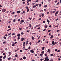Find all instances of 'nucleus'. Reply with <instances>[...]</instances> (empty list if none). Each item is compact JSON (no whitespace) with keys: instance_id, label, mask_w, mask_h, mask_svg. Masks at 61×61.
<instances>
[{"instance_id":"obj_15","label":"nucleus","mask_w":61,"mask_h":61,"mask_svg":"<svg viewBox=\"0 0 61 61\" xmlns=\"http://www.w3.org/2000/svg\"><path fill=\"white\" fill-rule=\"evenodd\" d=\"M31 26H32V25H31V24H29V27H31Z\"/></svg>"},{"instance_id":"obj_32","label":"nucleus","mask_w":61,"mask_h":61,"mask_svg":"<svg viewBox=\"0 0 61 61\" xmlns=\"http://www.w3.org/2000/svg\"><path fill=\"white\" fill-rule=\"evenodd\" d=\"M51 30H48V32H51Z\"/></svg>"},{"instance_id":"obj_54","label":"nucleus","mask_w":61,"mask_h":61,"mask_svg":"<svg viewBox=\"0 0 61 61\" xmlns=\"http://www.w3.org/2000/svg\"><path fill=\"white\" fill-rule=\"evenodd\" d=\"M40 25L39 24L37 25V26H39Z\"/></svg>"},{"instance_id":"obj_13","label":"nucleus","mask_w":61,"mask_h":61,"mask_svg":"<svg viewBox=\"0 0 61 61\" xmlns=\"http://www.w3.org/2000/svg\"><path fill=\"white\" fill-rule=\"evenodd\" d=\"M45 47H43L42 48V50H44V49H45Z\"/></svg>"},{"instance_id":"obj_61","label":"nucleus","mask_w":61,"mask_h":61,"mask_svg":"<svg viewBox=\"0 0 61 61\" xmlns=\"http://www.w3.org/2000/svg\"><path fill=\"white\" fill-rule=\"evenodd\" d=\"M51 25H50L49 26V27H51Z\"/></svg>"},{"instance_id":"obj_3","label":"nucleus","mask_w":61,"mask_h":61,"mask_svg":"<svg viewBox=\"0 0 61 61\" xmlns=\"http://www.w3.org/2000/svg\"><path fill=\"white\" fill-rule=\"evenodd\" d=\"M25 39L24 38H21V41H23V40H25Z\"/></svg>"},{"instance_id":"obj_52","label":"nucleus","mask_w":61,"mask_h":61,"mask_svg":"<svg viewBox=\"0 0 61 61\" xmlns=\"http://www.w3.org/2000/svg\"><path fill=\"white\" fill-rule=\"evenodd\" d=\"M43 23H46V21H43Z\"/></svg>"},{"instance_id":"obj_45","label":"nucleus","mask_w":61,"mask_h":61,"mask_svg":"<svg viewBox=\"0 0 61 61\" xmlns=\"http://www.w3.org/2000/svg\"><path fill=\"white\" fill-rule=\"evenodd\" d=\"M23 13H24V14H25V11H23Z\"/></svg>"},{"instance_id":"obj_36","label":"nucleus","mask_w":61,"mask_h":61,"mask_svg":"<svg viewBox=\"0 0 61 61\" xmlns=\"http://www.w3.org/2000/svg\"><path fill=\"white\" fill-rule=\"evenodd\" d=\"M46 29H44L43 30V31H46Z\"/></svg>"},{"instance_id":"obj_20","label":"nucleus","mask_w":61,"mask_h":61,"mask_svg":"<svg viewBox=\"0 0 61 61\" xmlns=\"http://www.w3.org/2000/svg\"><path fill=\"white\" fill-rule=\"evenodd\" d=\"M31 30H32L33 29V26H32L31 27Z\"/></svg>"},{"instance_id":"obj_55","label":"nucleus","mask_w":61,"mask_h":61,"mask_svg":"<svg viewBox=\"0 0 61 61\" xmlns=\"http://www.w3.org/2000/svg\"><path fill=\"white\" fill-rule=\"evenodd\" d=\"M3 55H5V53H4L3 54Z\"/></svg>"},{"instance_id":"obj_4","label":"nucleus","mask_w":61,"mask_h":61,"mask_svg":"<svg viewBox=\"0 0 61 61\" xmlns=\"http://www.w3.org/2000/svg\"><path fill=\"white\" fill-rule=\"evenodd\" d=\"M25 21V20H21V21H20V23H23Z\"/></svg>"},{"instance_id":"obj_26","label":"nucleus","mask_w":61,"mask_h":61,"mask_svg":"<svg viewBox=\"0 0 61 61\" xmlns=\"http://www.w3.org/2000/svg\"><path fill=\"white\" fill-rule=\"evenodd\" d=\"M49 61H54V60L53 59H51Z\"/></svg>"},{"instance_id":"obj_6","label":"nucleus","mask_w":61,"mask_h":61,"mask_svg":"<svg viewBox=\"0 0 61 61\" xmlns=\"http://www.w3.org/2000/svg\"><path fill=\"white\" fill-rule=\"evenodd\" d=\"M30 51L31 53H34V52H35V51L33 50H31Z\"/></svg>"},{"instance_id":"obj_2","label":"nucleus","mask_w":61,"mask_h":61,"mask_svg":"<svg viewBox=\"0 0 61 61\" xmlns=\"http://www.w3.org/2000/svg\"><path fill=\"white\" fill-rule=\"evenodd\" d=\"M59 12V11H57L56 13L55 14V16H57V14H58V13Z\"/></svg>"},{"instance_id":"obj_63","label":"nucleus","mask_w":61,"mask_h":61,"mask_svg":"<svg viewBox=\"0 0 61 61\" xmlns=\"http://www.w3.org/2000/svg\"><path fill=\"white\" fill-rule=\"evenodd\" d=\"M11 59V58H8V60H10Z\"/></svg>"},{"instance_id":"obj_62","label":"nucleus","mask_w":61,"mask_h":61,"mask_svg":"<svg viewBox=\"0 0 61 61\" xmlns=\"http://www.w3.org/2000/svg\"><path fill=\"white\" fill-rule=\"evenodd\" d=\"M20 60H23V59H22V58H21L20 59Z\"/></svg>"},{"instance_id":"obj_22","label":"nucleus","mask_w":61,"mask_h":61,"mask_svg":"<svg viewBox=\"0 0 61 61\" xmlns=\"http://www.w3.org/2000/svg\"><path fill=\"white\" fill-rule=\"evenodd\" d=\"M45 27L46 28H47V25H45Z\"/></svg>"},{"instance_id":"obj_18","label":"nucleus","mask_w":61,"mask_h":61,"mask_svg":"<svg viewBox=\"0 0 61 61\" xmlns=\"http://www.w3.org/2000/svg\"><path fill=\"white\" fill-rule=\"evenodd\" d=\"M29 9H27V12H29Z\"/></svg>"},{"instance_id":"obj_37","label":"nucleus","mask_w":61,"mask_h":61,"mask_svg":"<svg viewBox=\"0 0 61 61\" xmlns=\"http://www.w3.org/2000/svg\"><path fill=\"white\" fill-rule=\"evenodd\" d=\"M22 4H25V2H22Z\"/></svg>"},{"instance_id":"obj_19","label":"nucleus","mask_w":61,"mask_h":61,"mask_svg":"<svg viewBox=\"0 0 61 61\" xmlns=\"http://www.w3.org/2000/svg\"><path fill=\"white\" fill-rule=\"evenodd\" d=\"M17 56H18V55H17V54H16L15 55V57H17Z\"/></svg>"},{"instance_id":"obj_12","label":"nucleus","mask_w":61,"mask_h":61,"mask_svg":"<svg viewBox=\"0 0 61 61\" xmlns=\"http://www.w3.org/2000/svg\"><path fill=\"white\" fill-rule=\"evenodd\" d=\"M23 59H26V57L25 56H24L23 58Z\"/></svg>"},{"instance_id":"obj_46","label":"nucleus","mask_w":61,"mask_h":61,"mask_svg":"<svg viewBox=\"0 0 61 61\" xmlns=\"http://www.w3.org/2000/svg\"><path fill=\"white\" fill-rule=\"evenodd\" d=\"M28 2H29V0H28L27 1V3H28Z\"/></svg>"},{"instance_id":"obj_1","label":"nucleus","mask_w":61,"mask_h":61,"mask_svg":"<svg viewBox=\"0 0 61 61\" xmlns=\"http://www.w3.org/2000/svg\"><path fill=\"white\" fill-rule=\"evenodd\" d=\"M5 11H6V9H2V12L3 13H4V12H5Z\"/></svg>"},{"instance_id":"obj_33","label":"nucleus","mask_w":61,"mask_h":61,"mask_svg":"<svg viewBox=\"0 0 61 61\" xmlns=\"http://www.w3.org/2000/svg\"><path fill=\"white\" fill-rule=\"evenodd\" d=\"M57 42H55V43L54 42V45H56V44H57Z\"/></svg>"},{"instance_id":"obj_44","label":"nucleus","mask_w":61,"mask_h":61,"mask_svg":"<svg viewBox=\"0 0 61 61\" xmlns=\"http://www.w3.org/2000/svg\"><path fill=\"white\" fill-rule=\"evenodd\" d=\"M3 59H2L0 58V61H2Z\"/></svg>"},{"instance_id":"obj_49","label":"nucleus","mask_w":61,"mask_h":61,"mask_svg":"<svg viewBox=\"0 0 61 61\" xmlns=\"http://www.w3.org/2000/svg\"><path fill=\"white\" fill-rule=\"evenodd\" d=\"M23 46H25V44H23Z\"/></svg>"},{"instance_id":"obj_34","label":"nucleus","mask_w":61,"mask_h":61,"mask_svg":"<svg viewBox=\"0 0 61 61\" xmlns=\"http://www.w3.org/2000/svg\"><path fill=\"white\" fill-rule=\"evenodd\" d=\"M8 28H10V25H9L8 26Z\"/></svg>"},{"instance_id":"obj_31","label":"nucleus","mask_w":61,"mask_h":61,"mask_svg":"<svg viewBox=\"0 0 61 61\" xmlns=\"http://www.w3.org/2000/svg\"><path fill=\"white\" fill-rule=\"evenodd\" d=\"M15 13V12H13L11 14L12 15H13V14H14Z\"/></svg>"},{"instance_id":"obj_38","label":"nucleus","mask_w":61,"mask_h":61,"mask_svg":"<svg viewBox=\"0 0 61 61\" xmlns=\"http://www.w3.org/2000/svg\"><path fill=\"white\" fill-rule=\"evenodd\" d=\"M44 51H42V52H41V54H43V53H44Z\"/></svg>"},{"instance_id":"obj_30","label":"nucleus","mask_w":61,"mask_h":61,"mask_svg":"<svg viewBox=\"0 0 61 61\" xmlns=\"http://www.w3.org/2000/svg\"><path fill=\"white\" fill-rule=\"evenodd\" d=\"M46 7H47V5H46L44 7L46 8Z\"/></svg>"},{"instance_id":"obj_14","label":"nucleus","mask_w":61,"mask_h":61,"mask_svg":"<svg viewBox=\"0 0 61 61\" xmlns=\"http://www.w3.org/2000/svg\"><path fill=\"white\" fill-rule=\"evenodd\" d=\"M31 38L32 39V40H33L34 37L33 36H32L31 37Z\"/></svg>"},{"instance_id":"obj_16","label":"nucleus","mask_w":61,"mask_h":61,"mask_svg":"<svg viewBox=\"0 0 61 61\" xmlns=\"http://www.w3.org/2000/svg\"><path fill=\"white\" fill-rule=\"evenodd\" d=\"M47 21L48 23H50V21H49V20H48V19H47Z\"/></svg>"},{"instance_id":"obj_28","label":"nucleus","mask_w":61,"mask_h":61,"mask_svg":"<svg viewBox=\"0 0 61 61\" xmlns=\"http://www.w3.org/2000/svg\"><path fill=\"white\" fill-rule=\"evenodd\" d=\"M16 20L14 19L13 20V22H15V21Z\"/></svg>"},{"instance_id":"obj_21","label":"nucleus","mask_w":61,"mask_h":61,"mask_svg":"<svg viewBox=\"0 0 61 61\" xmlns=\"http://www.w3.org/2000/svg\"><path fill=\"white\" fill-rule=\"evenodd\" d=\"M36 7V5H35L33 6V8H34L35 7Z\"/></svg>"},{"instance_id":"obj_10","label":"nucleus","mask_w":61,"mask_h":61,"mask_svg":"<svg viewBox=\"0 0 61 61\" xmlns=\"http://www.w3.org/2000/svg\"><path fill=\"white\" fill-rule=\"evenodd\" d=\"M20 36L21 35L20 34H18L17 35V36L18 37H20Z\"/></svg>"},{"instance_id":"obj_50","label":"nucleus","mask_w":61,"mask_h":61,"mask_svg":"<svg viewBox=\"0 0 61 61\" xmlns=\"http://www.w3.org/2000/svg\"><path fill=\"white\" fill-rule=\"evenodd\" d=\"M28 44V42H27L26 43V45H27V44Z\"/></svg>"},{"instance_id":"obj_17","label":"nucleus","mask_w":61,"mask_h":61,"mask_svg":"<svg viewBox=\"0 0 61 61\" xmlns=\"http://www.w3.org/2000/svg\"><path fill=\"white\" fill-rule=\"evenodd\" d=\"M53 37V35H51L50 37L51 38H52Z\"/></svg>"},{"instance_id":"obj_59","label":"nucleus","mask_w":61,"mask_h":61,"mask_svg":"<svg viewBox=\"0 0 61 61\" xmlns=\"http://www.w3.org/2000/svg\"><path fill=\"white\" fill-rule=\"evenodd\" d=\"M57 2V0H55V3H56V2Z\"/></svg>"},{"instance_id":"obj_41","label":"nucleus","mask_w":61,"mask_h":61,"mask_svg":"<svg viewBox=\"0 0 61 61\" xmlns=\"http://www.w3.org/2000/svg\"><path fill=\"white\" fill-rule=\"evenodd\" d=\"M41 4H40L39 5V6H40V7H41Z\"/></svg>"},{"instance_id":"obj_56","label":"nucleus","mask_w":61,"mask_h":61,"mask_svg":"<svg viewBox=\"0 0 61 61\" xmlns=\"http://www.w3.org/2000/svg\"><path fill=\"white\" fill-rule=\"evenodd\" d=\"M28 7H26V9H27V10L28 9Z\"/></svg>"},{"instance_id":"obj_8","label":"nucleus","mask_w":61,"mask_h":61,"mask_svg":"<svg viewBox=\"0 0 61 61\" xmlns=\"http://www.w3.org/2000/svg\"><path fill=\"white\" fill-rule=\"evenodd\" d=\"M20 12H21L20 11H17V13H18V14H20Z\"/></svg>"},{"instance_id":"obj_11","label":"nucleus","mask_w":61,"mask_h":61,"mask_svg":"<svg viewBox=\"0 0 61 61\" xmlns=\"http://www.w3.org/2000/svg\"><path fill=\"white\" fill-rule=\"evenodd\" d=\"M6 55H5V56H4V57H3V59H5L6 57Z\"/></svg>"},{"instance_id":"obj_35","label":"nucleus","mask_w":61,"mask_h":61,"mask_svg":"<svg viewBox=\"0 0 61 61\" xmlns=\"http://www.w3.org/2000/svg\"><path fill=\"white\" fill-rule=\"evenodd\" d=\"M15 35V33H12V35H13V36H14V35Z\"/></svg>"},{"instance_id":"obj_39","label":"nucleus","mask_w":61,"mask_h":61,"mask_svg":"<svg viewBox=\"0 0 61 61\" xmlns=\"http://www.w3.org/2000/svg\"><path fill=\"white\" fill-rule=\"evenodd\" d=\"M58 60H59V61L61 60V59L60 58H58Z\"/></svg>"},{"instance_id":"obj_47","label":"nucleus","mask_w":61,"mask_h":61,"mask_svg":"<svg viewBox=\"0 0 61 61\" xmlns=\"http://www.w3.org/2000/svg\"><path fill=\"white\" fill-rule=\"evenodd\" d=\"M43 60V59H40V60L41 61H42V60Z\"/></svg>"},{"instance_id":"obj_24","label":"nucleus","mask_w":61,"mask_h":61,"mask_svg":"<svg viewBox=\"0 0 61 61\" xmlns=\"http://www.w3.org/2000/svg\"><path fill=\"white\" fill-rule=\"evenodd\" d=\"M12 46H15V45L13 44L12 45Z\"/></svg>"},{"instance_id":"obj_48","label":"nucleus","mask_w":61,"mask_h":61,"mask_svg":"<svg viewBox=\"0 0 61 61\" xmlns=\"http://www.w3.org/2000/svg\"><path fill=\"white\" fill-rule=\"evenodd\" d=\"M2 57H3V56H0V58H2Z\"/></svg>"},{"instance_id":"obj_51","label":"nucleus","mask_w":61,"mask_h":61,"mask_svg":"<svg viewBox=\"0 0 61 61\" xmlns=\"http://www.w3.org/2000/svg\"><path fill=\"white\" fill-rule=\"evenodd\" d=\"M40 56H43V54H40Z\"/></svg>"},{"instance_id":"obj_7","label":"nucleus","mask_w":61,"mask_h":61,"mask_svg":"<svg viewBox=\"0 0 61 61\" xmlns=\"http://www.w3.org/2000/svg\"><path fill=\"white\" fill-rule=\"evenodd\" d=\"M19 50V49H18H18H17V50H15V52H16V51H18Z\"/></svg>"},{"instance_id":"obj_58","label":"nucleus","mask_w":61,"mask_h":61,"mask_svg":"<svg viewBox=\"0 0 61 61\" xmlns=\"http://www.w3.org/2000/svg\"><path fill=\"white\" fill-rule=\"evenodd\" d=\"M19 29L20 30H22V28H19Z\"/></svg>"},{"instance_id":"obj_29","label":"nucleus","mask_w":61,"mask_h":61,"mask_svg":"<svg viewBox=\"0 0 61 61\" xmlns=\"http://www.w3.org/2000/svg\"><path fill=\"white\" fill-rule=\"evenodd\" d=\"M11 30V29L10 28V29H9V30H7V31H9V30Z\"/></svg>"},{"instance_id":"obj_64","label":"nucleus","mask_w":61,"mask_h":61,"mask_svg":"<svg viewBox=\"0 0 61 61\" xmlns=\"http://www.w3.org/2000/svg\"><path fill=\"white\" fill-rule=\"evenodd\" d=\"M16 43H17V42H16L14 43V44H16Z\"/></svg>"},{"instance_id":"obj_53","label":"nucleus","mask_w":61,"mask_h":61,"mask_svg":"<svg viewBox=\"0 0 61 61\" xmlns=\"http://www.w3.org/2000/svg\"><path fill=\"white\" fill-rule=\"evenodd\" d=\"M18 21H20V20L19 19L18 20Z\"/></svg>"},{"instance_id":"obj_43","label":"nucleus","mask_w":61,"mask_h":61,"mask_svg":"<svg viewBox=\"0 0 61 61\" xmlns=\"http://www.w3.org/2000/svg\"><path fill=\"white\" fill-rule=\"evenodd\" d=\"M11 35V33H10L8 35V36H9V35Z\"/></svg>"},{"instance_id":"obj_57","label":"nucleus","mask_w":61,"mask_h":61,"mask_svg":"<svg viewBox=\"0 0 61 61\" xmlns=\"http://www.w3.org/2000/svg\"><path fill=\"white\" fill-rule=\"evenodd\" d=\"M28 48V49H30V46H29V47Z\"/></svg>"},{"instance_id":"obj_9","label":"nucleus","mask_w":61,"mask_h":61,"mask_svg":"<svg viewBox=\"0 0 61 61\" xmlns=\"http://www.w3.org/2000/svg\"><path fill=\"white\" fill-rule=\"evenodd\" d=\"M55 44V42L54 41H52V44L53 45H54Z\"/></svg>"},{"instance_id":"obj_40","label":"nucleus","mask_w":61,"mask_h":61,"mask_svg":"<svg viewBox=\"0 0 61 61\" xmlns=\"http://www.w3.org/2000/svg\"><path fill=\"white\" fill-rule=\"evenodd\" d=\"M20 52H23V51H22V50H20Z\"/></svg>"},{"instance_id":"obj_60","label":"nucleus","mask_w":61,"mask_h":61,"mask_svg":"<svg viewBox=\"0 0 61 61\" xmlns=\"http://www.w3.org/2000/svg\"><path fill=\"white\" fill-rule=\"evenodd\" d=\"M6 43L5 41L4 42H3V44H5Z\"/></svg>"},{"instance_id":"obj_27","label":"nucleus","mask_w":61,"mask_h":61,"mask_svg":"<svg viewBox=\"0 0 61 61\" xmlns=\"http://www.w3.org/2000/svg\"><path fill=\"white\" fill-rule=\"evenodd\" d=\"M3 38L4 39H6V37L5 36H4V37Z\"/></svg>"},{"instance_id":"obj_5","label":"nucleus","mask_w":61,"mask_h":61,"mask_svg":"<svg viewBox=\"0 0 61 61\" xmlns=\"http://www.w3.org/2000/svg\"><path fill=\"white\" fill-rule=\"evenodd\" d=\"M47 52L48 53H50L51 51H50V49H48V51H47Z\"/></svg>"},{"instance_id":"obj_23","label":"nucleus","mask_w":61,"mask_h":61,"mask_svg":"<svg viewBox=\"0 0 61 61\" xmlns=\"http://www.w3.org/2000/svg\"><path fill=\"white\" fill-rule=\"evenodd\" d=\"M24 33L23 32H21V35H24Z\"/></svg>"},{"instance_id":"obj_25","label":"nucleus","mask_w":61,"mask_h":61,"mask_svg":"<svg viewBox=\"0 0 61 61\" xmlns=\"http://www.w3.org/2000/svg\"><path fill=\"white\" fill-rule=\"evenodd\" d=\"M59 2H58L56 4V5H59Z\"/></svg>"},{"instance_id":"obj_42","label":"nucleus","mask_w":61,"mask_h":61,"mask_svg":"<svg viewBox=\"0 0 61 61\" xmlns=\"http://www.w3.org/2000/svg\"><path fill=\"white\" fill-rule=\"evenodd\" d=\"M53 56V54H51V56Z\"/></svg>"}]
</instances>
